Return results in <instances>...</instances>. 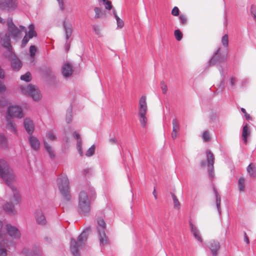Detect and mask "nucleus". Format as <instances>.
I'll use <instances>...</instances> for the list:
<instances>
[{
	"instance_id": "obj_1",
	"label": "nucleus",
	"mask_w": 256,
	"mask_h": 256,
	"mask_svg": "<svg viewBox=\"0 0 256 256\" xmlns=\"http://www.w3.org/2000/svg\"><path fill=\"white\" fill-rule=\"evenodd\" d=\"M0 177L3 178L6 185L12 190L16 203H18L20 201V196L16 188L13 185L15 182V176L12 170L4 160H0Z\"/></svg>"
},
{
	"instance_id": "obj_2",
	"label": "nucleus",
	"mask_w": 256,
	"mask_h": 256,
	"mask_svg": "<svg viewBox=\"0 0 256 256\" xmlns=\"http://www.w3.org/2000/svg\"><path fill=\"white\" fill-rule=\"evenodd\" d=\"M57 184L59 190L64 198L67 200H70L71 196L69 188V180L66 176H62L58 178Z\"/></svg>"
},
{
	"instance_id": "obj_3",
	"label": "nucleus",
	"mask_w": 256,
	"mask_h": 256,
	"mask_svg": "<svg viewBox=\"0 0 256 256\" xmlns=\"http://www.w3.org/2000/svg\"><path fill=\"white\" fill-rule=\"evenodd\" d=\"M89 192L81 191L78 196V207L80 212L82 214H87L90 212V198Z\"/></svg>"
},
{
	"instance_id": "obj_4",
	"label": "nucleus",
	"mask_w": 256,
	"mask_h": 256,
	"mask_svg": "<svg viewBox=\"0 0 256 256\" xmlns=\"http://www.w3.org/2000/svg\"><path fill=\"white\" fill-rule=\"evenodd\" d=\"M4 244V241H0V256H6V250ZM22 254L24 256H42L41 251L38 247L32 248H24L22 251Z\"/></svg>"
},
{
	"instance_id": "obj_5",
	"label": "nucleus",
	"mask_w": 256,
	"mask_h": 256,
	"mask_svg": "<svg viewBox=\"0 0 256 256\" xmlns=\"http://www.w3.org/2000/svg\"><path fill=\"white\" fill-rule=\"evenodd\" d=\"M87 238V232L84 230L78 237V242H76L74 239L71 240L70 250L74 256H78L79 255L78 248L84 245Z\"/></svg>"
},
{
	"instance_id": "obj_6",
	"label": "nucleus",
	"mask_w": 256,
	"mask_h": 256,
	"mask_svg": "<svg viewBox=\"0 0 256 256\" xmlns=\"http://www.w3.org/2000/svg\"><path fill=\"white\" fill-rule=\"evenodd\" d=\"M8 31L11 36L14 40H18L21 37V32H26V27L20 26L19 28L13 23L12 20L9 18L7 20Z\"/></svg>"
},
{
	"instance_id": "obj_7",
	"label": "nucleus",
	"mask_w": 256,
	"mask_h": 256,
	"mask_svg": "<svg viewBox=\"0 0 256 256\" xmlns=\"http://www.w3.org/2000/svg\"><path fill=\"white\" fill-rule=\"evenodd\" d=\"M20 89L22 94L30 96L34 100H38L41 98L39 90L32 84L22 86Z\"/></svg>"
},
{
	"instance_id": "obj_8",
	"label": "nucleus",
	"mask_w": 256,
	"mask_h": 256,
	"mask_svg": "<svg viewBox=\"0 0 256 256\" xmlns=\"http://www.w3.org/2000/svg\"><path fill=\"white\" fill-rule=\"evenodd\" d=\"M6 196L10 198L11 201L6 202V204L4 206V209L10 214H14L16 212L14 208V205L18 204L20 202L21 199L18 203L16 204L15 199L14 197L13 192L10 188L9 190H6Z\"/></svg>"
},
{
	"instance_id": "obj_9",
	"label": "nucleus",
	"mask_w": 256,
	"mask_h": 256,
	"mask_svg": "<svg viewBox=\"0 0 256 256\" xmlns=\"http://www.w3.org/2000/svg\"><path fill=\"white\" fill-rule=\"evenodd\" d=\"M97 230L99 236L100 244L101 246H104L108 243L107 238L105 233L106 223L102 218L97 220Z\"/></svg>"
},
{
	"instance_id": "obj_10",
	"label": "nucleus",
	"mask_w": 256,
	"mask_h": 256,
	"mask_svg": "<svg viewBox=\"0 0 256 256\" xmlns=\"http://www.w3.org/2000/svg\"><path fill=\"white\" fill-rule=\"evenodd\" d=\"M6 116L11 118L12 117L20 118L23 117V112L20 107L18 106H11L8 108Z\"/></svg>"
},
{
	"instance_id": "obj_11",
	"label": "nucleus",
	"mask_w": 256,
	"mask_h": 256,
	"mask_svg": "<svg viewBox=\"0 0 256 256\" xmlns=\"http://www.w3.org/2000/svg\"><path fill=\"white\" fill-rule=\"evenodd\" d=\"M18 6L17 0H0V9L12 11Z\"/></svg>"
},
{
	"instance_id": "obj_12",
	"label": "nucleus",
	"mask_w": 256,
	"mask_h": 256,
	"mask_svg": "<svg viewBox=\"0 0 256 256\" xmlns=\"http://www.w3.org/2000/svg\"><path fill=\"white\" fill-rule=\"evenodd\" d=\"M208 166V174L211 178L214 177V156L210 150L206 152Z\"/></svg>"
},
{
	"instance_id": "obj_13",
	"label": "nucleus",
	"mask_w": 256,
	"mask_h": 256,
	"mask_svg": "<svg viewBox=\"0 0 256 256\" xmlns=\"http://www.w3.org/2000/svg\"><path fill=\"white\" fill-rule=\"evenodd\" d=\"M6 230L7 234L13 238L18 239L20 238V232L16 227L8 224L6 225Z\"/></svg>"
},
{
	"instance_id": "obj_14",
	"label": "nucleus",
	"mask_w": 256,
	"mask_h": 256,
	"mask_svg": "<svg viewBox=\"0 0 256 256\" xmlns=\"http://www.w3.org/2000/svg\"><path fill=\"white\" fill-rule=\"evenodd\" d=\"M64 29L65 32L66 38V49L68 50L69 48V44L68 43L69 38L71 36L72 32V26L70 24L66 22V21L63 24Z\"/></svg>"
},
{
	"instance_id": "obj_15",
	"label": "nucleus",
	"mask_w": 256,
	"mask_h": 256,
	"mask_svg": "<svg viewBox=\"0 0 256 256\" xmlns=\"http://www.w3.org/2000/svg\"><path fill=\"white\" fill-rule=\"evenodd\" d=\"M146 98L145 96H141L138 103V114H146L148 112V106L146 103Z\"/></svg>"
},
{
	"instance_id": "obj_16",
	"label": "nucleus",
	"mask_w": 256,
	"mask_h": 256,
	"mask_svg": "<svg viewBox=\"0 0 256 256\" xmlns=\"http://www.w3.org/2000/svg\"><path fill=\"white\" fill-rule=\"evenodd\" d=\"M34 216L36 222L40 224L44 225L46 223L45 216L40 208L36 210L34 212Z\"/></svg>"
},
{
	"instance_id": "obj_17",
	"label": "nucleus",
	"mask_w": 256,
	"mask_h": 256,
	"mask_svg": "<svg viewBox=\"0 0 256 256\" xmlns=\"http://www.w3.org/2000/svg\"><path fill=\"white\" fill-rule=\"evenodd\" d=\"M24 124L28 133L30 135L32 134L34 129L33 121L30 118H26L24 122Z\"/></svg>"
},
{
	"instance_id": "obj_18",
	"label": "nucleus",
	"mask_w": 256,
	"mask_h": 256,
	"mask_svg": "<svg viewBox=\"0 0 256 256\" xmlns=\"http://www.w3.org/2000/svg\"><path fill=\"white\" fill-rule=\"evenodd\" d=\"M11 54V66L14 70H18L22 66V62L14 54Z\"/></svg>"
},
{
	"instance_id": "obj_19",
	"label": "nucleus",
	"mask_w": 256,
	"mask_h": 256,
	"mask_svg": "<svg viewBox=\"0 0 256 256\" xmlns=\"http://www.w3.org/2000/svg\"><path fill=\"white\" fill-rule=\"evenodd\" d=\"M208 247L211 250L212 254L216 256L217 252L220 248V243L218 241L212 240L210 241L207 245Z\"/></svg>"
},
{
	"instance_id": "obj_20",
	"label": "nucleus",
	"mask_w": 256,
	"mask_h": 256,
	"mask_svg": "<svg viewBox=\"0 0 256 256\" xmlns=\"http://www.w3.org/2000/svg\"><path fill=\"white\" fill-rule=\"evenodd\" d=\"M28 140L30 146L33 150H39L40 146V142L36 138L30 136L29 137Z\"/></svg>"
},
{
	"instance_id": "obj_21",
	"label": "nucleus",
	"mask_w": 256,
	"mask_h": 256,
	"mask_svg": "<svg viewBox=\"0 0 256 256\" xmlns=\"http://www.w3.org/2000/svg\"><path fill=\"white\" fill-rule=\"evenodd\" d=\"M190 226L191 232L193 236L198 241L202 242V239L200 236L198 230L197 228L195 225H194L192 223L190 222Z\"/></svg>"
},
{
	"instance_id": "obj_22",
	"label": "nucleus",
	"mask_w": 256,
	"mask_h": 256,
	"mask_svg": "<svg viewBox=\"0 0 256 256\" xmlns=\"http://www.w3.org/2000/svg\"><path fill=\"white\" fill-rule=\"evenodd\" d=\"M220 48H219L216 52L214 53L213 57L210 60L208 63L210 66H213L216 64L218 60H216V56H220V58L224 59L226 56V54H224V55H222L220 54Z\"/></svg>"
},
{
	"instance_id": "obj_23",
	"label": "nucleus",
	"mask_w": 256,
	"mask_h": 256,
	"mask_svg": "<svg viewBox=\"0 0 256 256\" xmlns=\"http://www.w3.org/2000/svg\"><path fill=\"white\" fill-rule=\"evenodd\" d=\"M72 72V68L70 64L67 63L64 65L62 68V73L66 78L69 76Z\"/></svg>"
},
{
	"instance_id": "obj_24",
	"label": "nucleus",
	"mask_w": 256,
	"mask_h": 256,
	"mask_svg": "<svg viewBox=\"0 0 256 256\" xmlns=\"http://www.w3.org/2000/svg\"><path fill=\"white\" fill-rule=\"evenodd\" d=\"M74 137L77 140L76 147L77 150L80 156L82 155V141L80 138V134L76 132H74L73 133Z\"/></svg>"
},
{
	"instance_id": "obj_25",
	"label": "nucleus",
	"mask_w": 256,
	"mask_h": 256,
	"mask_svg": "<svg viewBox=\"0 0 256 256\" xmlns=\"http://www.w3.org/2000/svg\"><path fill=\"white\" fill-rule=\"evenodd\" d=\"M6 120L7 121L6 128L10 132L16 134L17 130L15 124L8 116H6Z\"/></svg>"
},
{
	"instance_id": "obj_26",
	"label": "nucleus",
	"mask_w": 256,
	"mask_h": 256,
	"mask_svg": "<svg viewBox=\"0 0 256 256\" xmlns=\"http://www.w3.org/2000/svg\"><path fill=\"white\" fill-rule=\"evenodd\" d=\"M250 131L248 124L243 126L242 131V138L245 144L247 142V138L250 136Z\"/></svg>"
},
{
	"instance_id": "obj_27",
	"label": "nucleus",
	"mask_w": 256,
	"mask_h": 256,
	"mask_svg": "<svg viewBox=\"0 0 256 256\" xmlns=\"http://www.w3.org/2000/svg\"><path fill=\"white\" fill-rule=\"evenodd\" d=\"M1 40L3 46L6 48L10 52L12 48V46L10 43V36L7 34H6L2 38Z\"/></svg>"
},
{
	"instance_id": "obj_28",
	"label": "nucleus",
	"mask_w": 256,
	"mask_h": 256,
	"mask_svg": "<svg viewBox=\"0 0 256 256\" xmlns=\"http://www.w3.org/2000/svg\"><path fill=\"white\" fill-rule=\"evenodd\" d=\"M57 131L55 129L50 130L47 132L46 138L48 140L54 141L57 139Z\"/></svg>"
},
{
	"instance_id": "obj_29",
	"label": "nucleus",
	"mask_w": 256,
	"mask_h": 256,
	"mask_svg": "<svg viewBox=\"0 0 256 256\" xmlns=\"http://www.w3.org/2000/svg\"><path fill=\"white\" fill-rule=\"evenodd\" d=\"M44 148L48 152L50 156L52 158H54L55 157V153L52 148L45 140L44 141Z\"/></svg>"
},
{
	"instance_id": "obj_30",
	"label": "nucleus",
	"mask_w": 256,
	"mask_h": 256,
	"mask_svg": "<svg viewBox=\"0 0 256 256\" xmlns=\"http://www.w3.org/2000/svg\"><path fill=\"white\" fill-rule=\"evenodd\" d=\"M138 116L141 126L143 128H146L148 121L146 114H138Z\"/></svg>"
},
{
	"instance_id": "obj_31",
	"label": "nucleus",
	"mask_w": 256,
	"mask_h": 256,
	"mask_svg": "<svg viewBox=\"0 0 256 256\" xmlns=\"http://www.w3.org/2000/svg\"><path fill=\"white\" fill-rule=\"evenodd\" d=\"M28 32H27V31L26 32V34H27L28 36L29 37V38H32L34 36H36V32L34 30V26L32 24H31L28 26Z\"/></svg>"
},
{
	"instance_id": "obj_32",
	"label": "nucleus",
	"mask_w": 256,
	"mask_h": 256,
	"mask_svg": "<svg viewBox=\"0 0 256 256\" xmlns=\"http://www.w3.org/2000/svg\"><path fill=\"white\" fill-rule=\"evenodd\" d=\"M247 171L252 177H254L256 176V170L255 166L254 164H250L247 168Z\"/></svg>"
},
{
	"instance_id": "obj_33",
	"label": "nucleus",
	"mask_w": 256,
	"mask_h": 256,
	"mask_svg": "<svg viewBox=\"0 0 256 256\" xmlns=\"http://www.w3.org/2000/svg\"><path fill=\"white\" fill-rule=\"evenodd\" d=\"M114 15L116 20L117 26L118 28H122L124 26V22L116 14L115 10H113Z\"/></svg>"
},
{
	"instance_id": "obj_34",
	"label": "nucleus",
	"mask_w": 256,
	"mask_h": 256,
	"mask_svg": "<svg viewBox=\"0 0 256 256\" xmlns=\"http://www.w3.org/2000/svg\"><path fill=\"white\" fill-rule=\"evenodd\" d=\"M214 192L216 194V205L217 207V209L218 210V212L219 214H220V197L218 195L217 191L214 189Z\"/></svg>"
},
{
	"instance_id": "obj_35",
	"label": "nucleus",
	"mask_w": 256,
	"mask_h": 256,
	"mask_svg": "<svg viewBox=\"0 0 256 256\" xmlns=\"http://www.w3.org/2000/svg\"><path fill=\"white\" fill-rule=\"evenodd\" d=\"M244 179L240 178L238 181V186L240 192H244Z\"/></svg>"
},
{
	"instance_id": "obj_36",
	"label": "nucleus",
	"mask_w": 256,
	"mask_h": 256,
	"mask_svg": "<svg viewBox=\"0 0 256 256\" xmlns=\"http://www.w3.org/2000/svg\"><path fill=\"white\" fill-rule=\"evenodd\" d=\"M171 195L173 200L174 208H175L179 209L180 207V203L178 199L177 198L176 196H175L174 194L171 193Z\"/></svg>"
},
{
	"instance_id": "obj_37",
	"label": "nucleus",
	"mask_w": 256,
	"mask_h": 256,
	"mask_svg": "<svg viewBox=\"0 0 256 256\" xmlns=\"http://www.w3.org/2000/svg\"><path fill=\"white\" fill-rule=\"evenodd\" d=\"M30 75L31 74L30 72H27L26 74L22 75L20 76V79L22 80H24L26 82H29L31 80Z\"/></svg>"
},
{
	"instance_id": "obj_38",
	"label": "nucleus",
	"mask_w": 256,
	"mask_h": 256,
	"mask_svg": "<svg viewBox=\"0 0 256 256\" xmlns=\"http://www.w3.org/2000/svg\"><path fill=\"white\" fill-rule=\"evenodd\" d=\"M172 131L178 132L179 130L180 127L179 124L177 121V120L174 118L172 120Z\"/></svg>"
},
{
	"instance_id": "obj_39",
	"label": "nucleus",
	"mask_w": 256,
	"mask_h": 256,
	"mask_svg": "<svg viewBox=\"0 0 256 256\" xmlns=\"http://www.w3.org/2000/svg\"><path fill=\"white\" fill-rule=\"evenodd\" d=\"M222 43L224 47H227L228 44V36L227 34L224 35L222 38Z\"/></svg>"
},
{
	"instance_id": "obj_40",
	"label": "nucleus",
	"mask_w": 256,
	"mask_h": 256,
	"mask_svg": "<svg viewBox=\"0 0 256 256\" xmlns=\"http://www.w3.org/2000/svg\"><path fill=\"white\" fill-rule=\"evenodd\" d=\"M95 148L94 145L92 146L89 149L87 150L86 155L87 156H92L94 153Z\"/></svg>"
},
{
	"instance_id": "obj_41",
	"label": "nucleus",
	"mask_w": 256,
	"mask_h": 256,
	"mask_svg": "<svg viewBox=\"0 0 256 256\" xmlns=\"http://www.w3.org/2000/svg\"><path fill=\"white\" fill-rule=\"evenodd\" d=\"M202 138L204 141H210V138L209 132L208 131H204L202 134Z\"/></svg>"
},
{
	"instance_id": "obj_42",
	"label": "nucleus",
	"mask_w": 256,
	"mask_h": 256,
	"mask_svg": "<svg viewBox=\"0 0 256 256\" xmlns=\"http://www.w3.org/2000/svg\"><path fill=\"white\" fill-rule=\"evenodd\" d=\"M174 36L176 39L178 41L180 40L182 37L181 32L178 30H176L174 31Z\"/></svg>"
},
{
	"instance_id": "obj_43",
	"label": "nucleus",
	"mask_w": 256,
	"mask_h": 256,
	"mask_svg": "<svg viewBox=\"0 0 256 256\" xmlns=\"http://www.w3.org/2000/svg\"><path fill=\"white\" fill-rule=\"evenodd\" d=\"M160 88L163 94H166L168 90V88L166 84L164 82H160Z\"/></svg>"
},
{
	"instance_id": "obj_44",
	"label": "nucleus",
	"mask_w": 256,
	"mask_h": 256,
	"mask_svg": "<svg viewBox=\"0 0 256 256\" xmlns=\"http://www.w3.org/2000/svg\"><path fill=\"white\" fill-rule=\"evenodd\" d=\"M106 9L110 10L112 8V2L108 0H102Z\"/></svg>"
},
{
	"instance_id": "obj_45",
	"label": "nucleus",
	"mask_w": 256,
	"mask_h": 256,
	"mask_svg": "<svg viewBox=\"0 0 256 256\" xmlns=\"http://www.w3.org/2000/svg\"><path fill=\"white\" fill-rule=\"evenodd\" d=\"M94 10L96 13L95 16H94L95 18L97 19V18H100L102 14V12H101L100 8H99L96 7L94 8Z\"/></svg>"
},
{
	"instance_id": "obj_46",
	"label": "nucleus",
	"mask_w": 256,
	"mask_h": 256,
	"mask_svg": "<svg viewBox=\"0 0 256 256\" xmlns=\"http://www.w3.org/2000/svg\"><path fill=\"white\" fill-rule=\"evenodd\" d=\"M250 13L253 16L254 20L256 22V6L252 5L250 8Z\"/></svg>"
},
{
	"instance_id": "obj_47",
	"label": "nucleus",
	"mask_w": 256,
	"mask_h": 256,
	"mask_svg": "<svg viewBox=\"0 0 256 256\" xmlns=\"http://www.w3.org/2000/svg\"><path fill=\"white\" fill-rule=\"evenodd\" d=\"M36 52V48L35 46H31L30 48V52L31 57H34L35 56Z\"/></svg>"
},
{
	"instance_id": "obj_48",
	"label": "nucleus",
	"mask_w": 256,
	"mask_h": 256,
	"mask_svg": "<svg viewBox=\"0 0 256 256\" xmlns=\"http://www.w3.org/2000/svg\"><path fill=\"white\" fill-rule=\"evenodd\" d=\"M72 112L71 110L68 111L66 116V120L68 123H70L72 121Z\"/></svg>"
},
{
	"instance_id": "obj_49",
	"label": "nucleus",
	"mask_w": 256,
	"mask_h": 256,
	"mask_svg": "<svg viewBox=\"0 0 256 256\" xmlns=\"http://www.w3.org/2000/svg\"><path fill=\"white\" fill-rule=\"evenodd\" d=\"M30 39V38H29V37L28 36L27 34H26V36H24V38L22 39V47L25 46L26 45V44L28 42Z\"/></svg>"
},
{
	"instance_id": "obj_50",
	"label": "nucleus",
	"mask_w": 256,
	"mask_h": 256,
	"mask_svg": "<svg viewBox=\"0 0 256 256\" xmlns=\"http://www.w3.org/2000/svg\"><path fill=\"white\" fill-rule=\"evenodd\" d=\"M58 2V6L60 7V8L61 10H64V0H56Z\"/></svg>"
},
{
	"instance_id": "obj_51",
	"label": "nucleus",
	"mask_w": 256,
	"mask_h": 256,
	"mask_svg": "<svg viewBox=\"0 0 256 256\" xmlns=\"http://www.w3.org/2000/svg\"><path fill=\"white\" fill-rule=\"evenodd\" d=\"M172 14L174 16H178L179 14V9L177 6H174L172 11Z\"/></svg>"
},
{
	"instance_id": "obj_52",
	"label": "nucleus",
	"mask_w": 256,
	"mask_h": 256,
	"mask_svg": "<svg viewBox=\"0 0 256 256\" xmlns=\"http://www.w3.org/2000/svg\"><path fill=\"white\" fill-rule=\"evenodd\" d=\"M179 18L181 24H185L186 23L187 19L185 16L181 14L180 15Z\"/></svg>"
},
{
	"instance_id": "obj_53",
	"label": "nucleus",
	"mask_w": 256,
	"mask_h": 256,
	"mask_svg": "<svg viewBox=\"0 0 256 256\" xmlns=\"http://www.w3.org/2000/svg\"><path fill=\"white\" fill-rule=\"evenodd\" d=\"M0 143L3 146H6V139L4 136L0 134Z\"/></svg>"
},
{
	"instance_id": "obj_54",
	"label": "nucleus",
	"mask_w": 256,
	"mask_h": 256,
	"mask_svg": "<svg viewBox=\"0 0 256 256\" xmlns=\"http://www.w3.org/2000/svg\"><path fill=\"white\" fill-rule=\"evenodd\" d=\"M236 79L234 77H231L230 78V84L232 88H234L236 84Z\"/></svg>"
},
{
	"instance_id": "obj_55",
	"label": "nucleus",
	"mask_w": 256,
	"mask_h": 256,
	"mask_svg": "<svg viewBox=\"0 0 256 256\" xmlns=\"http://www.w3.org/2000/svg\"><path fill=\"white\" fill-rule=\"evenodd\" d=\"M93 29H94V31L95 33L97 34V35H100V29L99 28V27L98 26H96V25H94L93 26Z\"/></svg>"
},
{
	"instance_id": "obj_56",
	"label": "nucleus",
	"mask_w": 256,
	"mask_h": 256,
	"mask_svg": "<svg viewBox=\"0 0 256 256\" xmlns=\"http://www.w3.org/2000/svg\"><path fill=\"white\" fill-rule=\"evenodd\" d=\"M241 111L242 112H243L244 114V116H245L246 120L251 119L250 116V115L248 114H247L246 110L244 108H241Z\"/></svg>"
},
{
	"instance_id": "obj_57",
	"label": "nucleus",
	"mask_w": 256,
	"mask_h": 256,
	"mask_svg": "<svg viewBox=\"0 0 256 256\" xmlns=\"http://www.w3.org/2000/svg\"><path fill=\"white\" fill-rule=\"evenodd\" d=\"M6 90L5 86L2 84V82L0 80V92H4Z\"/></svg>"
},
{
	"instance_id": "obj_58",
	"label": "nucleus",
	"mask_w": 256,
	"mask_h": 256,
	"mask_svg": "<svg viewBox=\"0 0 256 256\" xmlns=\"http://www.w3.org/2000/svg\"><path fill=\"white\" fill-rule=\"evenodd\" d=\"M4 76H5L4 71L0 66V78H4Z\"/></svg>"
},
{
	"instance_id": "obj_59",
	"label": "nucleus",
	"mask_w": 256,
	"mask_h": 256,
	"mask_svg": "<svg viewBox=\"0 0 256 256\" xmlns=\"http://www.w3.org/2000/svg\"><path fill=\"white\" fill-rule=\"evenodd\" d=\"M244 240L247 244H250V240H249L248 238L246 232H244Z\"/></svg>"
},
{
	"instance_id": "obj_60",
	"label": "nucleus",
	"mask_w": 256,
	"mask_h": 256,
	"mask_svg": "<svg viewBox=\"0 0 256 256\" xmlns=\"http://www.w3.org/2000/svg\"><path fill=\"white\" fill-rule=\"evenodd\" d=\"M110 142L112 144H116V140L115 137H112L110 140Z\"/></svg>"
},
{
	"instance_id": "obj_61",
	"label": "nucleus",
	"mask_w": 256,
	"mask_h": 256,
	"mask_svg": "<svg viewBox=\"0 0 256 256\" xmlns=\"http://www.w3.org/2000/svg\"><path fill=\"white\" fill-rule=\"evenodd\" d=\"M177 136V132H172V137L173 139H175Z\"/></svg>"
},
{
	"instance_id": "obj_62",
	"label": "nucleus",
	"mask_w": 256,
	"mask_h": 256,
	"mask_svg": "<svg viewBox=\"0 0 256 256\" xmlns=\"http://www.w3.org/2000/svg\"><path fill=\"white\" fill-rule=\"evenodd\" d=\"M152 194H153V195H154L155 199H156L157 198V196H156V191L155 189H154Z\"/></svg>"
},
{
	"instance_id": "obj_63",
	"label": "nucleus",
	"mask_w": 256,
	"mask_h": 256,
	"mask_svg": "<svg viewBox=\"0 0 256 256\" xmlns=\"http://www.w3.org/2000/svg\"><path fill=\"white\" fill-rule=\"evenodd\" d=\"M220 88H224V82L222 80V81L220 84Z\"/></svg>"
},
{
	"instance_id": "obj_64",
	"label": "nucleus",
	"mask_w": 256,
	"mask_h": 256,
	"mask_svg": "<svg viewBox=\"0 0 256 256\" xmlns=\"http://www.w3.org/2000/svg\"><path fill=\"white\" fill-rule=\"evenodd\" d=\"M200 165L202 166H204L206 165V164L204 162H202L200 163Z\"/></svg>"
}]
</instances>
